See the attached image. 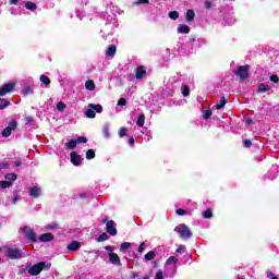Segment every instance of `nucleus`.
<instances>
[{
  "mask_svg": "<svg viewBox=\"0 0 279 279\" xmlns=\"http://www.w3.org/2000/svg\"><path fill=\"white\" fill-rule=\"evenodd\" d=\"M24 121H26V123H32L33 119H32V117L26 116V117L24 118Z\"/></svg>",
  "mask_w": 279,
  "mask_h": 279,
  "instance_id": "bf43d9fd",
  "label": "nucleus"
},
{
  "mask_svg": "<svg viewBox=\"0 0 279 279\" xmlns=\"http://www.w3.org/2000/svg\"><path fill=\"white\" fill-rule=\"evenodd\" d=\"M118 134H119L120 138H123V136H128V129H125L123 126L120 128Z\"/></svg>",
  "mask_w": 279,
  "mask_h": 279,
  "instance_id": "c9c22d12",
  "label": "nucleus"
},
{
  "mask_svg": "<svg viewBox=\"0 0 279 279\" xmlns=\"http://www.w3.org/2000/svg\"><path fill=\"white\" fill-rule=\"evenodd\" d=\"M177 254H184L186 252V246L180 244L175 250Z\"/></svg>",
  "mask_w": 279,
  "mask_h": 279,
  "instance_id": "a19ab883",
  "label": "nucleus"
},
{
  "mask_svg": "<svg viewBox=\"0 0 279 279\" xmlns=\"http://www.w3.org/2000/svg\"><path fill=\"white\" fill-rule=\"evenodd\" d=\"M10 106V102L5 98H0V110H5Z\"/></svg>",
  "mask_w": 279,
  "mask_h": 279,
  "instance_id": "a878e982",
  "label": "nucleus"
},
{
  "mask_svg": "<svg viewBox=\"0 0 279 279\" xmlns=\"http://www.w3.org/2000/svg\"><path fill=\"white\" fill-rule=\"evenodd\" d=\"M136 125L143 128L145 125V113H141L137 118Z\"/></svg>",
  "mask_w": 279,
  "mask_h": 279,
  "instance_id": "4be33fe9",
  "label": "nucleus"
},
{
  "mask_svg": "<svg viewBox=\"0 0 279 279\" xmlns=\"http://www.w3.org/2000/svg\"><path fill=\"white\" fill-rule=\"evenodd\" d=\"M145 250V242H142L137 248V252L141 254Z\"/></svg>",
  "mask_w": 279,
  "mask_h": 279,
  "instance_id": "6e6d98bb",
  "label": "nucleus"
},
{
  "mask_svg": "<svg viewBox=\"0 0 279 279\" xmlns=\"http://www.w3.org/2000/svg\"><path fill=\"white\" fill-rule=\"evenodd\" d=\"M22 234H24V236L32 243H36V241H38V236L36 235V232H34V229H32V227H23Z\"/></svg>",
  "mask_w": 279,
  "mask_h": 279,
  "instance_id": "7ed1b4c3",
  "label": "nucleus"
},
{
  "mask_svg": "<svg viewBox=\"0 0 279 279\" xmlns=\"http://www.w3.org/2000/svg\"><path fill=\"white\" fill-rule=\"evenodd\" d=\"M86 160H93L95 158V149L90 148L85 154Z\"/></svg>",
  "mask_w": 279,
  "mask_h": 279,
  "instance_id": "393cba45",
  "label": "nucleus"
},
{
  "mask_svg": "<svg viewBox=\"0 0 279 279\" xmlns=\"http://www.w3.org/2000/svg\"><path fill=\"white\" fill-rule=\"evenodd\" d=\"M41 84H45V86H49V84H51V80L48 78L47 75L41 74L39 77Z\"/></svg>",
  "mask_w": 279,
  "mask_h": 279,
  "instance_id": "bb28decb",
  "label": "nucleus"
},
{
  "mask_svg": "<svg viewBox=\"0 0 279 279\" xmlns=\"http://www.w3.org/2000/svg\"><path fill=\"white\" fill-rule=\"evenodd\" d=\"M102 134H104L105 138H110V129H108V126L104 128Z\"/></svg>",
  "mask_w": 279,
  "mask_h": 279,
  "instance_id": "a18cd8bd",
  "label": "nucleus"
},
{
  "mask_svg": "<svg viewBox=\"0 0 279 279\" xmlns=\"http://www.w3.org/2000/svg\"><path fill=\"white\" fill-rule=\"evenodd\" d=\"M137 3H140V4L149 3V0H138Z\"/></svg>",
  "mask_w": 279,
  "mask_h": 279,
  "instance_id": "0e129e2a",
  "label": "nucleus"
},
{
  "mask_svg": "<svg viewBox=\"0 0 279 279\" xmlns=\"http://www.w3.org/2000/svg\"><path fill=\"white\" fill-rule=\"evenodd\" d=\"M144 258H145V260H154V258H156V253L150 251L145 254Z\"/></svg>",
  "mask_w": 279,
  "mask_h": 279,
  "instance_id": "c756f323",
  "label": "nucleus"
},
{
  "mask_svg": "<svg viewBox=\"0 0 279 279\" xmlns=\"http://www.w3.org/2000/svg\"><path fill=\"white\" fill-rule=\"evenodd\" d=\"M16 88V83L9 82L0 87V97H5V95L12 93Z\"/></svg>",
  "mask_w": 279,
  "mask_h": 279,
  "instance_id": "423d86ee",
  "label": "nucleus"
},
{
  "mask_svg": "<svg viewBox=\"0 0 279 279\" xmlns=\"http://www.w3.org/2000/svg\"><path fill=\"white\" fill-rule=\"evenodd\" d=\"M182 95L183 97H189V95H191V88H189V86L183 85L182 86Z\"/></svg>",
  "mask_w": 279,
  "mask_h": 279,
  "instance_id": "72a5a7b5",
  "label": "nucleus"
},
{
  "mask_svg": "<svg viewBox=\"0 0 279 279\" xmlns=\"http://www.w3.org/2000/svg\"><path fill=\"white\" fill-rule=\"evenodd\" d=\"M243 147H245L246 149H250V147H252V140H244Z\"/></svg>",
  "mask_w": 279,
  "mask_h": 279,
  "instance_id": "49530a36",
  "label": "nucleus"
},
{
  "mask_svg": "<svg viewBox=\"0 0 279 279\" xmlns=\"http://www.w3.org/2000/svg\"><path fill=\"white\" fill-rule=\"evenodd\" d=\"M86 90H95V81L88 80L85 82Z\"/></svg>",
  "mask_w": 279,
  "mask_h": 279,
  "instance_id": "5701e85b",
  "label": "nucleus"
},
{
  "mask_svg": "<svg viewBox=\"0 0 279 279\" xmlns=\"http://www.w3.org/2000/svg\"><path fill=\"white\" fill-rule=\"evenodd\" d=\"M271 90V87L265 83H262L258 85L257 93H269Z\"/></svg>",
  "mask_w": 279,
  "mask_h": 279,
  "instance_id": "a211bd4d",
  "label": "nucleus"
},
{
  "mask_svg": "<svg viewBox=\"0 0 279 279\" xmlns=\"http://www.w3.org/2000/svg\"><path fill=\"white\" fill-rule=\"evenodd\" d=\"M77 143H88V138H86L85 136H80L78 138H76V144Z\"/></svg>",
  "mask_w": 279,
  "mask_h": 279,
  "instance_id": "8fccbe9b",
  "label": "nucleus"
},
{
  "mask_svg": "<svg viewBox=\"0 0 279 279\" xmlns=\"http://www.w3.org/2000/svg\"><path fill=\"white\" fill-rule=\"evenodd\" d=\"M26 10H29L31 12H35V10H38V5L36 3L28 1L25 3Z\"/></svg>",
  "mask_w": 279,
  "mask_h": 279,
  "instance_id": "aec40b11",
  "label": "nucleus"
},
{
  "mask_svg": "<svg viewBox=\"0 0 279 279\" xmlns=\"http://www.w3.org/2000/svg\"><path fill=\"white\" fill-rule=\"evenodd\" d=\"M210 117H213V110H210V109L205 110L204 119L206 121H208V119H210Z\"/></svg>",
  "mask_w": 279,
  "mask_h": 279,
  "instance_id": "37998d69",
  "label": "nucleus"
},
{
  "mask_svg": "<svg viewBox=\"0 0 279 279\" xmlns=\"http://www.w3.org/2000/svg\"><path fill=\"white\" fill-rule=\"evenodd\" d=\"M57 110H59V112H64V110H66V104H64L63 101L58 102Z\"/></svg>",
  "mask_w": 279,
  "mask_h": 279,
  "instance_id": "f704fd0d",
  "label": "nucleus"
},
{
  "mask_svg": "<svg viewBox=\"0 0 279 279\" xmlns=\"http://www.w3.org/2000/svg\"><path fill=\"white\" fill-rule=\"evenodd\" d=\"M3 169H10V163H8V161L0 163V171Z\"/></svg>",
  "mask_w": 279,
  "mask_h": 279,
  "instance_id": "603ef678",
  "label": "nucleus"
},
{
  "mask_svg": "<svg viewBox=\"0 0 279 279\" xmlns=\"http://www.w3.org/2000/svg\"><path fill=\"white\" fill-rule=\"evenodd\" d=\"M136 278H138V272H133V274L131 275V279H136Z\"/></svg>",
  "mask_w": 279,
  "mask_h": 279,
  "instance_id": "e2e57ef3",
  "label": "nucleus"
},
{
  "mask_svg": "<svg viewBox=\"0 0 279 279\" xmlns=\"http://www.w3.org/2000/svg\"><path fill=\"white\" fill-rule=\"evenodd\" d=\"M178 34H191V27L186 24H182L178 27Z\"/></svg>",
  "mask_w": 279,
  "mask_h": 279,
  "instance_id": "dca6fc26",
  "label": "nucleus"
},
{
  "mask_svg": "<svg viewBox=\"0 0 279 279\" xmlns=\"http://www.w3.org/2000/svg\"><path fill=\"white\" fill-rule=\"evenodd\" d=\"M185 21L187 23H193V21H195V11L193 9L186 11Z\"/></svg>",
  "mask_w": 279,
  "mask_h": 279,
  "instance_id": "f8f14e48",
  "label": "nucleus"
},
{
  "mask_svg": "<svg viewBox=\"0 0 279 279\" xmlns=\"http://www.w3.org/2000/svg\"><path fill=\"white\" fill-rule=\"evenodd\" d=\"M226 104H228V99L226 96H221L220 101L216 104V110H222V108H226Z\"/></svg>",
  "mask_w": 279,
  "mask_h": 279,
  "instance_id": "f3484780",
  "label": "nucleus"
},
{
  "mask_svg": "<svg viewBox=\"0 0 279 279\" xmlns=\"http://www.w3.org/2000/svg\"><path fill=\"white\" fill-rule=\"evenodd\" d=\"M135 80H143V77H145V75H147V70H145V66L143 65H138L135 70Z\"/></svg>",
  "mask_w": 279,
  "mask_h": 279,
  "instance_id": "1a4fd4ad",
  "label": "nucleus"
},
{
  "mask_svg": "<svg viewBox=\"0 0 279 279\" xmlns=\"http://www.w3.org/2000/svg\"><path fill=\"white\" fill-rule=\"evenodd\" d=\"M16 173H7L4 175V180H8L9 182H16Z\"/></svg>",
  "mask_w": 279,
  "mask_h": 279,
  "instance_id": "cd10ccee",
  "label": "nucleus"
},
{
  "mask_svg": "<svg viewBox=\"0 0 279 279\" xmlns=\"http://www.w3.org/2000/svg\"><path fill=\"white\" fill-rule=\"evenodd\" d=\"M109 262L111 265H117L118 267H121V258L117 253L110 252L109 253Z\"/></svg>",
  "mask_w": 279,
  "mask_h": 279,
  "instance_id": "9d476101",
  "label": "nucleus"
},
{
  "mask_svg": "<svg viewBox=\"0 0 279 279\" xmlns=\"http://www.w3.org/2000/svg\"><path fill=\"white\" fill-rule=\"evenodd\" d=\"M116 54H117V46L110 45L107 48L106 56H108L109 58H114Z\"/></svg>",
  "mask_w": 279,
  "mask_h": 279,
  "instance_id": "4468645a",
  "label": "nucleus"
},
{
  "mask_svg": "<svg viewBox=\"0 0 279 279\" xmlns=\"http://www.w3.org/2000/svg\"><path fill=\"white\" fill-rule=\"evenodd\" d=\"M105 250H106L107 252H112V246H105Z\"/></svg>",
  "mask_w": 279,
  "mask_h": 279,
  "instance_id": "774afa93",
  "label": "nucleus"
},
{
  "mask_svg": "<svg viewBox=\"0 0 279 279\" xmlns=\"http://www.w3.org/2000/svg\"><path fill=\"white\" fill-rule=\"evenodd\" d=\"M169 19L172 21H178V19H180V13L178 11H171L169 12Z\"/></svg>",
  "mask_w": 279,
  "mask_h": 279,
  "instance_id": "c85d7f7f",
  "label": "nucleus"
},
{
  "mask_svg": "<svg viewBox=\"0 0 279 279\" xmlns=\"http://www.w3.org/2000/svg\"><path fill=\"white\" fill-rule=\"evenodd\" d=\"M204 5L205 10H210V8H213V3L209 0H205Z\"/></svg>",
  "mask_w": 279,
  "mask_h": 279,
  "instance_id": "864d4df0",
  "label": "nucleus"
},
{
  "mask_svg": "<svg viewBox=\"0 0 279 279\" xmlns=\"http://www.w3.org/2000/svg\"><path fill=\"white\" fill-rule=\"evenodd\" d=\"M23 90H24V95H34V89L31 88L29 86H24Z\"/></svg>",
  "mask_w": 279,
  "mask_h": 279,
  "instance_id": "79ce46f5",
  "label": "nucleus"
},
{
  "mask_svg": "<svg viewBox=\"0 0 279 279\" xmlns=\"http://www.w3.org/2000/svg\"><path fill=\"white\" fill-rule=\"evenodd\" d=\"M178 232L181 239H191V229L185 223L179 225Z\"/></svg>",
  "mask_w": 279,
  "mask_h": 279,
  "instance_id": "0eeeda50",
  "label": "nucleus"
},
{
  "mask_svg": "<svg viewBox=\"0 0 279 279\" xmlns=\"http://www.w3.org/2000/svg\"><path fill=\"white\" fill-rule=\"evenodd\" d=\"M29 195H31V197H35V198L40 197V187H38V186L31 187Z\"/></svg>",
  "mask_w": 279,
  "mask_h": 279,
  "instance_id": "2eb2a0df",
  "label": "nucleus"
},
{
  "mask_svg": "<svg viewBox=\"0 0 279 279\" xmlns=\"http://www.w3.org/2000/svg\"><path fill=\"white\" fill-rule=\"evenodd\" d=\"M101 223H106V230L107 233L110 234L111 236H117V227H114V220H108V217H105L101 220Z\"/></svg>",
  "mask_w": 279,
  "mask_h": 279,
  "instance_id": "20e7f679",
  "label": "nucleus"
},
{
  "mask_svg": "<svg viewBox=\"0 0 279 279\" xmlns=\"http://www.w3.org/2000/svg\"><path fill=\"white\" fill-rule=\"evenodd\" d=\"M270 82H274V84H278V82H279L278 75H277V74H272V75L270 76Z\"/></svg>",
  "mask_w": 279,
  "mask_h": 279,
  "instance_id": "09e8293b",
  "label": "nucleus"
},
{
  "mask_svg": "<svg viewBox=\"0 0 279 279\" xmlns=\"http://www.w3.org/2000/svg\"><path fill=\"white\" fill-rule=\"evenodd\" d=\"M267 277L270 279H279L278 277L274 276V274L271 272V270H267Z\"/></svg>",
  "mask_w": 279,
  "mask_h": 279,
  "instance_id": "5fc2aeb1",
  "label": "nucleus"
},
{
  "mask_svg": "<svg viewBox=\"0 0 279 279\" xmlns=\"http://www.w3.org/2000/svg\"><path fill=\"white\" fill-rule=\"evenodd\" d=\"M166 265H178V258H175V256H170L167 259Z\"/></svg>",
  "mask_w": 279,
  "mask_h": 279,
  "instance_id": "473e14b6",
  "label": "nucleus"
},
{
  "mask_svg": "<svg viewBox=\"0 0 279 279\" xmlns=\"http://www.w3.org/2000/svg\"><path fill=\"white\" fill-rule=\"evenodd\" d=\"M86 192H82L81 194H80V197H81V199H86Z\"/></svg>",
  "mask_w": 279,
  "mask_h": 279,
  "instance_id": "680f3d73",
  "label": "nucleus"
},
{
  "mask_svg": "<svg viewBox=\"0 0 279 279\" xmlns=\"http://www.w3.org/2000/svg\"><path fill=\"white\" fill-rule=\"evenodd\" d=\"M118 106H128V100L125 98H120L118 100Z\"/></svg>",
  "mask_w": 279,
  "mask_h": 279,
  "instance_id": "3c124183",
  "label": "nucleus"
},
{
  "mask_svg": "<svg viewBox=\"0 0 279 279\" xmlns=\"http://www.w3.org/2000/svg\"><path fill=\"white\" fill-rule=\"evenodd\" d=\"M70 161L74 167L82 166V156L77 154V151H72L70 154Z\"/></svg>",
  "mask_w": 279,
  "mask_h": 279,
  "instance_id": "6e6552de",
  "label": "nucleus"
},
{
  "mask_svg": "<svg viewBox=\"0 0 279 279\" xmlns=\"http://www.w3.org/2000/svg\"><path fill=\"white\" fill-rule=\"evenodd\" d=\"M5 255L8 256V258H11V260H19V258L23 256L21 250L15 247H8L5 250Z\"/></svg>",
  "mask_w": 279,
  "mask_h": 279,
  "instance_id": "39448f33",
  "label": "nucleus"
},
{
  "mask_svg": "<svg viewBox=\"0 0 279 279\" xmlns=\"http://www.w3.org/2000/svg\"><path fill=\"white\" fill-rule=\"evenodd\" d=\"M21 0H9L10 5H16Z\"/></svg>",
  "mask_w": 279,
  "mask_h": 279,
  "instance_id": "052dcab7",
  "label": "nucleus"
},
{
  "mask_svg": "<svg viewBox=\"0 0 279 279\" xmlns=\"http://www.w3.org/2000/svg\"><path fill=\"white\" fill-rule=\"evenodd\" d=\"M129 145H134V137L129 138Z\"/></svg>",
  "mask_w": 279,
  "mask_h": 279,
  "instance_id": "69168bd1",
  "label": "nucleus"
},
{
  "mask_svg": "<svg viewBox=\"0 0 279 279\" xmlns=\"http://www.w3.org/2000/svg\"><path fill=\"white\" fill-rule=\"evenodd\" d=\"M56 236L52 233H44L39 235L40 243H49V241H53Z\"/></svg>",
  "mask_w": 279,
  "mask_h": 279,
  "instance_id": "9b49d317",
  "label": "nucleus"
},
{
  "mask_svg": "<svg viewBox=\"0 0 279 279\" xmlns=\"http://www.w3.org/2000/svg\"><path fill=\"white\" fill-rule=\"evenodd\" d=\"M88 108H93L94 111L98 114H101V112H104V107L101 105L89 104Z\"/></svg>",
  "mask_w": 279,
  "mask_h": 279,
  "instance_id": "6ab92c4d",
  "label": "nucleus"
},
{
  "mask_svg": "<svg viewBox=\"0 0 279 279\" xmlns=\"http://www.w3.org/2000/svg\"><path fill=\"white\" fill-rule=\"evenodd\" d=\"M177 215H179L180 217H184V215H189V213H186L185 209L179 208L177 209Z\"/></svg>",
  "mask_w": 279,
  "mask_h": 279,
  "instance_id": "de8ad7c7",
  "label": "nucleus"
},
{
  "mask_svg": "<svg viewBox=\"0 0 279 279\" xmlns=\"http://www.w3.org/2000/svg\"><path fill=\"white\" fill-rule=\"evenodd\" d=\"M12 184L13 183L11 181H0V189H10Z\"/></svg>",
  "mask_w": 279,
  "mask_h": 279,
  "instance_id": "7c9ffc66",
  "label": "nucleus"
},
{
  "mask_svg": "<svg viewBox=\"0 0 279 279\" xmlns=\"http://www.w3.org/2000/svg\"><path fill=\"white\" fill-rule=\"evenodd\" d=\"M17 126H19V123L16 122V120H12L11 122H9V125L7 128L13 131Z\"/></svg>",
  "mask_w": 279,
  "mask_h": 279,
  "instance_id": "ea45409f",
  "label": "nucleus"
},
{
  "mask_svg": "<svg viewBox=\"0 0 279 279\" xmlns=\"http://www.w3.org/2000/svg\"><path fill=\"white\" fill-rule=\"evenodd\" d=\"M12 134V131L10 130L9 126H7L3 131H2V136L4 138H8V136H10Z\"/></svg>",
  "mask_w": 279,
  "mask_h": 279,
  "instance_id": "58836bf2",
  "label": "nucleus"
},
{
  "mask_svg": "<svg viewBox=\"0 0 279 279\" xmlns=\"http://www.w3.org/2000/svg\"><path fill=\"white\" fill-rule=\"evenodd\" d=\"M85 114H86L87 119H95V117H97L93 107H88Z\"/></svg>",
  "mask_w": 279,
  "mask_h": 279,
  "instance_id": "412c9836",
  "label": "nucleus"
},
{
  "mask_svg": "<svg viewBox=\"0 0 279 279\" xmlns=\"http://www.w3.org/2000/svg\"><path fill=\"white\" fill-rule=\"evenodd\" d=\"M156 278H157V279H162V278H165V275L162 274V271H158V272L156 274Z\"/></svg>",
  "mask_w": 279,
  "mask_h": 279,
  "instance_id": "13d9d810",
  "label": "nucleus"
},
{
  "mask_svg": "<svg viewBox=\"0 0 279 279\" xmlns=\"http://www.w3.org/2000/svg\"><path fill=\"white\" fill-rule=\"evenodd\" d=\"M47 230H58V228H60V226L56 222L51 223V225H47Z\"/></svg>",
  "mask_w": 279,
  "mask_h": 279,
  "instance_id": "c03bdc74",
  "label": "nucleus"
},
{
  "mask_svg": "<svg viewBox=\"0 0 279 279\" xmlns=\"http://www.w3.org/2000/svg\"><path fill=\"white\" fill-rule=\"evenodd\" d=\"M132 247V243L130 242H123L121 245H120V250L124 251V250H130Z\"/></svg>",
  "mask_w": 279,
  "mask_h": 279,
  "instance_id": "4c0bfd02",
  "label": "nucleus"
},
{
  "mask_svg": "<svg viewBox=\"0 0 279 279\" xmlns=\"http://www.w3.org/2000/svg\"><path fill=\"white\" fill-rule=\"evenodd\" d=\"M65 147L68 149H75L77 147V140H70L66 144Z\"/></svg>",
  "mask_w": 279,
  "mask_h": 279,
  "instance_id": "b1692460",
  "label": "nucleus"
},
{
  "mask_svg": "<svg viewBox=\"0 0 279 279\" xmlns=\"http://www.w3.org/2000/svg\"><path fill=\"white\" fill-rule=\"evenodd\" d=\"M109 236L107 235V233H101L98 239L97 242L98 243H104V241H108Z\"/></svg>",
  "mask_w": 279,
  "mask_h": 279,
  "instance_id": "e433bc0d",
  "label": "nucleus"
},
{
  "mask_svg": "<svg viewBox=\"0 0 279 279\" xmlns=\"http://www.w3.org/2000/svg\"><path fill=\"white\" fill-rule=\"evenodd\" d=\"M235 75L236 77H240L242 82H245V80L250 77V65L245 64V65L238 66V70L235 71Z\"/></svg>",
  "mask_w": 279,
  "mask_h": 279,
  "instance_id": "f03ea898",
  "label": "nucleus"
},
{
  "mask_svg": "<svg viewBox=\"0 0 279 279\" xmlns=\"http://www.w3.org/2000/svg\"><path fill=\"white\" fill-rule=\"evenodd\" d=\"M213 217V209L208 208L203 213L204 219H210Z\"/></svg>",
  "mask_w": 279,
  "mask_h": 279,
  "instance_id": "2f4dec72",
  "label": "nucleus"
},
{
  "mask_svg": "<svg viewBox=\"0 0 279 279\" xmlns=\"http://www.w3.org/2000/svg\"><path fill=\"white\" fill-rule=\"evenodd\" d=\"M43 269H51V264H47V262H39L28 269V274L31 276H39Z\"/></svg>",
  "mask_w": 279,
  "mask_h": 279,
  "instance_id": "f257e3e1",
  "label": "nucleus"
},
{
  "mask_svg": "<svg viewBox=\"0 0 279 279\" xmlns=\"http://www.w3.org/2000/svg\"><path fill=\"white\" fill-rule=\"evenodd\" d=\"M21 165H23L21 161H15L14 162V167H21Z\"/></svg>",
  "mask_w": 279,
  "mask_h": 279,
  "instance_id": "338daca9",
  "label": "nucleus"
},
{
  "mask_svg": "<svg viewBox=\"0 0 279 279\" xmlns=\"http://www.w3.org/2000/svg\"><path fill=\"white\" fill-rule=\"evenodd\" d=\"M19 199H21V197H19V194H16L12 201H11V204H16V202H19Z\"/></svg>",
  "mask_w": 279,
  "mask_h": 279,
  "instance_id": "4d7b16f0",
  "label": "nucleus"
},
{
  "mask_svg": "<svg viewBox=\"0 0 279 279\" xmlns=\"http://www.w3.org/2000/svg\"><path fill=\"white\" fill-rule=\"evenodd\" d=\"M80 247H82V244L78 241H73L68 245L69 252H77Z\"/></svg>",
  "mask_w": 279,
  "mask_h": 279,
  "instance_id": "ddd939ff",
  "label": "nucleus"
}]
</instances>
